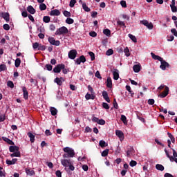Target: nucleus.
Listing matches in <instances>:
<instances>
[{
	"mask_svg": "<svg viewBox=\"0 0 177 177\" xmlns=\"http://www.w3.org/2000/svg\"><path fill=\"white\" fill-rule=\"evenodd\" d=\"M61 164L63 167H69V169L71 171H74V169H75V167H74L73 162H71V160L70 159L61 160Z\"/></svg>",
	"mask_w": 177,
	"mask_h": 177,
	"instance_id": "obj_1",
	"label": "nucleus"
},
{
	"mask_svg": "<svg viewBox=\"0 0 177 177\" xmlns=\"http://www.w3.org/2000/svg\"><path fill=\"white\" fill-rule=\"evenodd\" d=\"M55 34L56 35H66V34H68V29L66 26H62L57 28Z\"/></svg>",
	"mask_w": 177,
	"mask_h": 177,
	"instance_id": "obj_2",
	"label": "nucleus"
},
{
	"mask_svg": "<svg viewBox=\"0 0 177 177\" xmlns=\"http://www.w3.org/2000/svg\"><path fill=\"white\" fill-rule=\"evenodd\" d=\"M64 153H68V156L71 158L74 157L75 156V152L74 151V149L70 147H65L63 149Z\"/></svg>",
	"mask_w": 177,
	"mask_h": 177,
	"instance_id": "obj_3",
	"label": "nucleus"
},
{
	"mask_svg": "<svg viewBox=\"0 0 177 177\" xmlns=\"http://www.w3.org/2000/svg\"><path fill=\"white\" fill-rule=\"evenodd\" d=\"M141 24H143L144 26H145V27H147V28H149V30H153V24L151 22L149 23V21L147 20H142L140 21Z\"/></svg>",
	"mask_w": 177,
	"mask_h": 177,
	"instance_id": "obj_4",
	"label": "nucleus"
},
{
	"mask_svg": "<svg viewBox=\"0 0 177 177\" xmlns=\"http://www.w3.org/2000/svg\"><path fill=\"white\" fill-rule=\"evenodd\" d=\"M77 50H71L68 53V57L69 59H72V60H74V59L77 57Z\"/></svg>",
	"mask_w": 177,
	"mask_h": 177,
	"instance_id": "obj_5",
	"label": "nucleus"
},
{
	"mask_svg": "<svg viewBox=\"0 0 177 177\" xmlns=\"http://www.w3.org/2000/svg\"><path fill=\"white\" fill-rule=\"evenodd\" d=\"M48 41L51 45H55V46H59V45H60V41H56L53 37H48Z\"/></svg>",
	"mask_w": 177,
	"mask_h": 177,
	"instance_id": "obj_6",
	"label": "nucleus"
},
{
	"mask_svg": "<svg viewBox=\"0 0 177 177\" xmlns=\"http://www.w3.org/2000/svg\"><path fill=\"white\" fill-rule=\"evenodd\" d=\"M62 68H64V64H59L53 68V71L54 73H59L62 71Z\"/></svg>",
	"mask_w": 177,
	"mask_h": 177,
	"instance_id": "obj_7",
	"label": "nucleus"
},
{
	"mask_svg": "<svg viewBox=\"0 0 177 177\" xmlns=\"http://www.w3.org/2000/svg\"><path fill=\"white\" fill-rule=\"evenodd\" d=\"M168 93H169V88L165 86L164 91L159 95V97H166V96H168Z\"/></svg>",
	"mask_w": 177,
	"mask_h": 177,
	"instance_id": "obj_8",
	"label": "nucleus"
},
{
	"mask_svg": "<svg viewBox=\"0 0 177 177\" xmlns=\"http://www.w3.org/2000/svg\"><path fill=\"white\" fill-rule=\"evenodd\" d=\"M160 68L162 70H165L167 68V67H169V64H168V62H165V60H164L163 59H162V60H160Z\"/></svg>",
	"mask_w": 177,
	"mask_h": 177,
	"instance_id": "obj_9",
	"label": "nucleus"
},
{
	"mask_svg": "<svg viewBox=\"0 0 177 177\" xmlns=\"http://www.w3.org/2000/svg\"><path fill=\"white\" fill-rule=\"evenodd\" d=\"M0 16H1V17H3L7 22L10 20L9 12H1Z\"/></svg>",
	"mask_w": 177,
	"mask_h": 177,
	"instance_id": "obj_10",
	"label": "nucleus"
},
{
	"mask_svg": "<svg viewBox=\"0 0 177 177\" xmlns=\"http://www.w3.org/2000/svg\"><path fill=\"white\" fill-rule=\"evenodd\" d=\"M165 153H166L167 157H168V158H169L170 161H171V162H174H174H176V164H177V158H174V156H171L169 155V152H168V151H167L166 149H165Z\"/></svg>",
	"mask_w": 177,
	"mask_h": 177,
	"instance_id": "obj_11",
	"label": "nucleus"
},
{
	"mask_svg": "<svg viewBox=\"0 0 177 177\" xmlns=\"http://www.w3.org/2000/svg\"><path fill=\"white\" fill-rule=\"evenodd\" d=\"M85 97H86V100H89L91 99V100H94L95 97H96V95L87 93L86 95H85Z\"/></svg>",
	"mask_w": 177,
	"mask_h": 177,
	"instance_id": "obj_12",
	"label": "nucleus"
},
{
	"mask_svg": "<svg viewBox=\"0 0 177 177\" xmlns=\"http://www.w3.org/2000/svg\"><path fill=\"white\" fill-rule=\"evenodd\" d=\"M54 82L57 84V85H62L63 82H64V78L63 77H57L55 79Z\"/></svg>",
	"mask_w": 177,
	"mask_h": 177,
	"instance_id": "obj_13",
	"label": "nucleus"
},
{
	"mask_svg": "<svg viewBox=\"0 0 177 177\" xmlns=\"http://www.w3.org/2000/svg\"><path fill=\"white\" fill-rule=\"evenodd\" d=\"M115 135L119 137L121 141L124 140V133H122V131H121L120 130H116Z\"/></svg>",
	"mask_w": 177,
	"mask_h": 177,
	"instance_id": "obj_14",
	"label": "nucleus"
},
{
	"mask_svg": "<svg viewBox=\"0 0 177 177\" xmlns=\"http://www.w3.org/2000/svg\"><path fill=\"white\" fill-rule=\"evenodd\" d=\"M102 96L107 103H110V97H109V93H107V91H103Z\"/></svg>",
	"mask_w": 177,
	"mask_h": 177,
	"instance_id": "obj_15",
	"label": "nucleus"
},
{
	"mask_svg": "<svg viewBox=\"0 0 177 177\" xmlns=\"http://www.w3.org/2000/svg\"><path fill=\"white\" fill-rule=\"evenodd\" d=\"M60 13L61 12L57 9L53 10L50 12V16H60Z\"/></svg>",
	"mask_w": 177,
	"mask_h": 177,
	"instance_id": "obj_16",
	"label": "nucleus"
},
{
	"mask_svg": "<svg viewBox=\"0 0 177 177\" xmlns=\"http://www.w3.org/2000/svg\"><path fill=\"white\" fill-rule=\"evenodd\" d=\"M26 174L28 175L29 176H32L35 175V171L29 168L26 169Z\"/></svg>",
	"mask_w": 177,
	"mask_h": 177,
	"instance_id": "obj_17",
	"label": "nucleus"
},
{
	"mask_svg": "<svg viewBox=\"0 0 177 177\" xmlns=\"http://www.w3.org/2000/svg\"><path fill=\"white\" fill-rule=\"evenodd\" d=\"M140 68H142V66H140V64L134 65L133 66V69L134 73H139V71H140Z\"/></svg>",
	"mask_w": 177,
	"mask_h": 177,
	"instance_id": "obj_18",
	"label": "nucleus"
},
{
	"mask_svg": "<svg viewBox=\"0 0 177 177\" xmlns=\"http://www.w3.org/2000/svg\"><path fill=\"white\" fill-rule=\"evenodd\" d=\"M28 138H30V140L31 143H34V142H35V136L34 134H32V133L28 132Z\"/></svg>",
	"mask_w": 177,
	"mask_h": 177,
	"instance_id": "obj_19",
	"label": "nucleus"
},
{
	"mask_svg": "<svg viewBox=\"0 0 177 177\" xmlns=\"http://www.w3.org/2000/svg\"><path fill=\"white\" fill-rule=\"evenodd\" d=\"M10 153H15L19 151V147L17 146H10L9 148Z\"/></svg>",
	"mask_w": 177,
	"mask_h": 177,
	"instance_id": "obj_20",
	"label": "nucleus"
},
{
	"mask_svg": "<svg viewBox=\"0 0 177 177\" xmlns=\"http://www.w3.org/2000/svg\"><path fill=\"white\" fill-rule=\"evenodd\" d=\"M151 55L152 57V59H153L154 60H159V62H161V60H162V58L161 57L156 55L153 53H151Z\"/></svg>",
	"mask_w": 177,
	"mask_h": 177,
	"instance_id": "obj_21",
	"label": "nucleus"
},
{
	"mask_svg": "<svg viewBox=\"0 0 177 177\" xmlns=\"http://www.w3.org/2000/svg\"><path fill=\"white\" fill-rule=\"evenodd\" d=\"M27 10H28V12H29V13H30V15L35 14V9H34V7H32V6H29L27 8Z\"/></svg>",
	"mask_w": 177,
	"mask_h": 177,
	"instance_id": "obj_22",
	"label": "nucleus"
},
{
	"mask_svg": "<svg viewBox=\"0 0 177 177\" xmlns=\"http://www.w3.org/2000/svg\"><path fill=\"white\" fill-rule=\"evenodd\" d=\"M106 86L107 88H112L113 82L111 81V77H108L106 80Z\"/></svg>",
	"mask_w": 177,
	"mask_h": 177,
	"instance_id": "obj_23",
	"label": "nucleus"
},
{
	"mask_svg": "<svg viewBox=\"0 0 177 177\" xmlns=\"http://www.w3.org/2000/svg\"><path fill=\"white\" fill-rule=\"evenodd\" d=\"M2 139L3 140H4V142H6V143H8V145H15V142H13V141H12L10 139L6 137H2Z\"/></svg>",
	"mask_w": 177,
	"mask_h": 177,
	"instance_id": "obj_24",
	"label": "nucleus"
},
{
	"mask_svg": "<svg viewBox=\"0 0 177 177\" xmlns=\"http://www.w3.org/2000/svg\"><path fill=\"white\" fill-rule=\"evenodd\" d=\"M22 91L24 92V97L27 100V99H28V91H27L26 87H23Z\"/></svg>",
	"mask_w": 177,
	"mask_h": 177,
	"instance_id": "obj_25",
	"label": "nucleus"
},
{
	"mask_svg": "<svg viewBox=\"0 0 177 177\" xmlns=\"http://www.w3.org/2000/svg\"><path fill=\"white\" fill-rule=\"evenodd\" d=\"M113 79L115 81H117L118 78H120V74L118 73V71H113Z\"/></svg>",
	"mask_w": 177,
	"mask_h": 177,
	"instance_id": "obj_26",
	"label": "nucleus"
},
{
	"mask_svg": "<svg viewBox=\"0 0 177 177\" xmlns=\"http://www.w3.org/2000/svg\"><path fill=\"white\" fill-rule=\"evenodd\" d=\"M120 120H121V121H122V122H123V124H124V125L128 124V121L127 120V117L125 115H122Z\"/></svg>",
	"mask_w": 177,
	"mask_h": 177,
	"instance_id": "obj_27",
	"label": "nucleus"
},
{
	"mask_svg": "<svg viewBox=\"0 0 177 177\" xmlns=\"http://www.w3.org/2000/svg\"><path fill=\"white\" fill-rule=\"evenodd\" d=\"M50 111L53 115H56V114H57V109L55 107H51Z\"/></svg>",
	"mask_w": 177,
	"mask_h": 177,
	"instance_id": "obj_28",
	"label": "nucleus"
},
{
	"mask_svg": "<svg viewBox=\"0 0 177 177\" xmlns=\"http://www.w3.org/2000/svg\"><path fill=\"white\" fill-rule=\"evenodd\" d=\"M103 33L104 35H106V37H110V35H111V31H110L109 29H104Z\"/></svg>",
	"mask_w": 177,
	"mask_h": 177,
	"instance_id": "obj_29",
	"label": "nucleus"
},
{
	"mask_svg": "<svg viewBox=\"0 0 177 177\" xmlns=\"http://www.w3.org/2000/svg\"><path fill=\"white\" fill-rule=\"evenodd\" d=\"M82 8L84 10H85V12H91V8H89L88 6H86V3H82Z\"/></svg>",
	"mask_w": 177,
	"mask_h": 177,
	"instance_id": "obj_30",
	"label": "nucleus"
},
{
	"mask_svg": "<svg viewBox=\"0 0 177 177\" xmlns=\"http://www.w3.org/2000/svg\"><path fill=\"white\" fill-rule=\"evenodd\" d=\"M21 154H20V151H15L13 152V153L10 154V157L13 158V157H20Z\"/></svg>",
	"mask_w": 177,
	"mask_h": 177,
	"instance_id": "obj_31",
	"label": "nucleus"
},
{
	"mask_svg": "<svg viewBox=\"0 0 177 177\" xmlns=\"http://www.w3.org/2000/svg\"><path fill=\"white\" fill-rule=\"evenodd\" d=\"M156 168L158 171H164V166L162 165L157 164Z\"/></svg>",
	"mask_w": 177,
	"mask_h": 177,
	"instance_id": "obj_32",
	"label": "nucleus"
},
{
	"mask_svg": "<svg viewBox=\"0 0 177 177\" xmlns=\"http://www.w3.org/2000/svg\"><path fill=\"white\" fill-rule=\"evenodd\" d=\"M129 37L130 38V39H131V41H133V42H138L136 37L133 36V35L129 34Z\"/></svg>",
	"mask_w": 177,
	"mask_h": 177,
	"instance_id": "obj_33",
	"label": "nucleus"
},
{
	"mask_svg": "<svg viewBox=\"0 0 177 177\" xmlns=\"http://www.w3.org/2000/svg\"><path fill=\"white\" fill-rule=\"evenodd\" d=\"M21 63V60L20 58H17L15 60V67H20V64Z\"/></svg>",
	"mask_w": 177,
	"mask_h": 177,
	"instance_id": "obj_34",
	"label": "nucleus"
},
{
	"mask_svg": "<svg viewBox=\"0 0 177 177\" xmlns=\"http://www.w3.org/2000/svg\"><path fill=\"white\" fill-rule=\"evenodd\" d=\"M124 51L127 57H129V56H131V53H129V48H128V47H126Z\"/></svg>",
	"mask_w": 177,
	"mask_h": 177,
	"instance_id": "obj_35",
	"label": "nucleus"
},
{
	"mask_svg": "<svg viewBox=\"0 0 177 177\" xmlns=\"http://www.w3.org/2000/svg\"><path fill=\"white\" fill-rule=\"evenodd\" d=\"M99 145L100 147H106V146H107V143H106V141L104 140H100Z\"/></svg>",
	"mask_w": 177,
	"mask_h": 177,
	"instance_id": "obj_36",
	"label": "nucleus"
},
{
	"mask_svg": "<svg viewBox=\"0 0 177 177\" xmlns=\"http://www.w3.org/2000/svg\"><path fill=\"white\" fill-rule=\"evenodd\" d=\"M44 23H49L50 21V17L49 16H45L43 18Z\"/></svg>",
	"mask_w": 177,
	"mask_h": 177,
	"instance_id": "obj_37",
	"label": "nucleus"
},
{
	"mask_svg": "<svg viewBox=\"0 0 177 177\" xmlns=\"http://www.w3.org/2000/svg\"><path fill=\"white\" fill-rule=\"evenodd\" d=\"M77 3V0H71L69 3L70 8H74V6Z\"/></svg>",
	"mask_w": 177,
	"mask_h": 177,
	"instance_id": "obj_38",
	"label": "nucleus"
},
{
	"mask_svg": "<svg viewBox=\"0 0 177 177\" xmlns=\"http://www.w3.org/2000/svg\"><path fill=\"white\" fill-rule=\"evenodd\" d=\"M132 154H133V149H131L130 150H128L127 151V157H131V156H132Z\"/></svg>",
	"mask_w": 177,
	"mask_h": 177,
	"instance_id": "obj_39",
	"label": "nucleus"
},
{
	"mask_svg": "<svg viewBox=\"0 0 177 177\" xmlns=\"http://www.w3.org/2000/svg\"><path fill=\"white\" fill-rule=\"evenodd\" d=\"M167 135H168L169 138H170L171 141L173 143H175V138L174 137V136L171 133H167Z\"/></svg>",
	"mask_w": 177,
	"mask_h": 177,
	"instance_id": "obj_40",
	"label": "nucleus"
},
{
	"mask_svg": "<svg viewBox=\"0 0 177 177\" xmlns=\"http://www.w3.org/2000/svg\"><path fill=\"white\" fill-rule=\"evenodd\" d=\"M113 53H114V50H113V49H109V50L106 52V56H111V55H113Z\"/></svg>",
	"mask_w": 177,
	"mask_h": 177,
	"instance_id": "obj_41",
	"label": "nucleus"
},
{
	"mask_svg": "<svg viewBox=\"0 0 177 177\" xmlns=\"http://www.w3.org/2000/svg\"><path fill=\"white\" fill-rule=\"evenodd\" d=\"M66 23L67 24H73V23H74V19H71V18H67L66 19Z\"/></svg>",
	"mask_w": 177,
	"mask_h": 177,
	"instance_id": "obj_42",
	"label": "nucleus"
},
{
	"mask_svg": "<svg viewBox=\"0 0 177 177\" xmlns=\"http://www.w3.org/2000/svg\"><path fill=\"white\" fill-rule=\"evenodd\" d=\"M40 10H46V5L45 3H41L39 5Z\"/></svg>",
	"mask_w": 177,
	"mask_h": 177,
	"instance_id": "obj_43",
	"label": "nucleus"
},
{
	"mask_svg": "<svg viewBox=\"0 0 177 177\" xmlns=\"http://www.w3.org/2000/svg\"><path fill=\"white\" fill-rule=\"evenodd\" d=\"M109 149H105L104 151H103L102 153V156L106 157V156H108L109 154Z\"/></svg>",
	"mask_w": 177,
	"mask_h": 177,
	"instance_id": "obj_44",
	"label": "nucleus"
},
{
	"mask_svg": "<svg viewBox=\"0 0 177 177\" xmlns=\"http://www.w3.org/2000/svg\"><path fill=\"white\" fill-rule=\"evenodd\" d=\"M8 86H9V88H15V84H13V82L12 81H8L7 83Z\"/></svg>",
	"mask_w": 177,
	"mask_h": 177,
	"instance_id": "obj_45",
	"label": "nucleus"
},
{
	"mask_svg": "<svg viewBox=\"0 0 177 177\" xmlns=\"http://www.w3.org/2000/svg\"><path fill=\"white\" fill-rule=\"evenodd\" d=\"M63 13L64 16H65L66 17H70L71 16V13H70V12L67 10H64Z\"/></svg>",
	"mask_w": 177,
	"mask_h": 177,
	"instance_id": "obj_46",
	"label": "nucleus"
},
{
	"mask_svg": "<svg viewBox=\"0 0 177 177\" xmlns=\"http://www.w3.org/2000/svg\"><path fill=\"white\" fill-rule=\"evenodd\" d=\"M102 107L105 109L106 110H109L110 109V106H109V104L106 102L102 103Z\"/></svg>",
	"mask_w": 177,
	"mask_h": 177,
	"instance_id": "obj_47",
	"label": "nucleus"
},
{
	"mask_svg": "<svg viewBox=\"0 0 177 177\" xmlns=\"http://www.w3.org/2000/svg\"><path fill=\"white\" fill-rule=\"evenodd\" d=\"M79 59H80L81 63H85V62H86V59L84 55L80 56Z\"/></svg>",
	"mask_w": 177,
	"mask_h": 177,
	"instance_id": "obj_48",
	"label": "nucleus"
},
{
	"mask_svg": "<svg viewBox=\"0 0 177 177\" xmlns=\"http://www.w3.org/2000/svg\"><path fill=\"white\" fill-rule=\"evenodd\" d=\"M33 49H39V44L38 42H35L32 45Z\"/></svg>",
	"mask_w": 177,
	"mask_h": 177,
	"instance_id": "obj_49",
	"label": "nucleus"
},
{
	"mask_svg": "<svg viewBox=\"0 0 177 177\" xmlns=\"http://www.w3.org/2000/svg\"><path fill=\"white\" fill-rule=\"evenodd\" d=\"M5 70H6V65L1 64L0 65V72L1 71H5Z\"/></svg>",
	"mask_w": 177,
	"mask_h": 177,
	"instance_id": "obj_50",
	"label": "nucleus"
},
{
	"mask_svg": "<svg viewBox=\"0 0 177 177\" xmlns=\"http://www.w3.org/2000/svg\"><path fill=\"white\" fill-rule=\"evenodd\" d=\"M97 124H99V125H104V124H106V121L103 119H99Z\"/></svg>",
	"mask_w": 177,
	"mask_h": 177,
	"instance_id": "obj_51",
	"label": "nucleus"
},
{
	"mask_svg": "<svg viewBox=\"0 0 177 177\" xmlns=\"http://www.w3.org/2000/svg\"><path fill=\"white\" fill-rule=\"evenodd\" d=\"M3 28L6 30V31H9V30H10V26H9V24H4Z\"/></svg>",
	"mask_w": 177,
	"mask_h": 177,
	"instance_id": "obj_52",
	"label": "nucleus"
},
{
	"mask_svg": "<svg viewBox=\"0 0 177 177\" xmlns=\"http://www.w3.org/2000/svg\"><path fill=\"white\" fill-rule=\"evenodd\" d=\"M174 39H175V37L174 36H172V35L167 36V41L169 42L174 41Z\"/></svg>",
	"mask_w": 177,
	"mask_h": 177,
	"instance_id": "obj_53",
	"label": "nucleus"
},
{
	"mask_svg": "<svg viewBox=\"0 0 177 177\" xmlns=\"http://www.w3.org/2000/svg\"><path fill=\"white\" fill-rule=\"evenodd\" d=\"M88 54L89 56L91 57L92 62H93V60H95V53H93V52H89Z\"/></svg>",
	"mask_w": 177,
	"mask_h": 177,
	"instance_id": "obj_54",
	"label": "nucleus"
},
{
	"mask_svg": "<svg viewBox=\"0 0 177 177\" xmlns=\"http://www.w3.org/2000/svg\"><path fill=\"white\" fill-rule=\"evenodd\" d=\"M87 88L89 91L90 93L95 94V91H93V88H92V86H91V85H88Z\"/></svg>",
	"mask_w": 177,
	"mask_h": 177,
	"instance_id": "obj_55",
	"label": "nucleus"
},
{
	"mask_svg": "<svg viewBox=\"0 0 177 177\" xmlns=\"http://www.w3.org/2000/svg\"><path fill=\"white\" fill-rule=\"evenodd\" d=\"M120 5L122 8H127V1L122 0L120 1Z\"/></svg>",
	"mask_w": 177,
	"mask_h": 177,
	"instance_id": "obj_56",
	"label": "nucleus"
},
{
	"mask_svg": "<svg viewBox=\"0 0 177 177\" xmlns=\"http://www.w3.org/2000/svg\"><path fill=\"white\" fill-rule=\"evenodd\" d=\"M46 49V47L42 44H39V50H45Z\"/></svg>",
	"mask_w": 177,
	"mask_h": 177,
	"instance_id": "obj_57",
	"label": "nucleus"
},
{
	"mask_svg": "<svg viewBox=\"0 0 177 177\" xmlns=\"http://www.w3.org/2000/svg\"><path fill=\"white\" fill-rule=\"evenodd\" d=\"M49 28L50 31H55L56 30V26L54 24H50Z\"/></svg>",
	"mask_w": 177,
	"mask_h": 177,
	"instance_id": "obj_58",
	"label": "nucleus"
},
{
	"mask_svg": "<svg viewBox=\"0 0 177 177\" xmlns=\"http://www.w3.org/2000/svg\"><path fill=\"white\" fill-rule=\"evenodd\" d=\"M171 32H172V34L175 36L177 37V30L175 28H172L171 30Z\"/></svg>",
	"mask_w": 177,
	"mask_h": 177,
	"instance_id": "obj_59",
	"label": "nucleus"
},
{
	"mask_svg": "<svg viewBox=\"0 0 177 177\" xmlns=\"http://www.w3.org/2000/svg\"><path fill=\"white\" fill-rule=\"evenodd\" d=\"M136 164H138V162H136V161L131 160L130 162V167H136Z\"/></svg>",
	"mask_w": 177,
	"mask_h": 177,
	"instance_id": "obj_60",
	"label": "nucleus"
},
{
	"mask_svg": "<svg viewBox=\"0 0 177 177\" xmlns=\"http://www.w3.org/2000/svg\"><path fill=\"white\" fill-rule=\"evenodd\" d=\"M95 75L97 78L102 80V76L100 75V73L98 71L95 73Z\"/></svg>",
	"mask_w": 177,
	"mask_h": 177,
	"instance_id": "obj_61",
	"label": "nucleus"
},
{
	"mask_svg": "<svg viewBox=\"0 0 177 177\" xmlns=\"http://www.w3.org/2000/svg\"><path fill=\"white\" fill-rule=\"evenodd\" d=\"M170 8H171V12H177V8H176V6H170Z\"/></svg>",
	"mask_w": 177,
	"mask_h": 177,
	"instance_id": "obj_62",
	"label": "nucleus"
},
{
	"mask_svg": "<svg viewBox=\"0 0 177 177\" xmlns=\"http://www.w3.org/2000/svg\"><path fill=\"white\" fill-rule=\"evenodd\" d=\"M46 68L48 71H52V65L50 64H46Z\"/></svg>",
	"mask_w": 177,
	"mask_h": 177,
	"instance_id": "obj_63",
	"label": "nucleus"
},
{
	"mask_svg": "<svg viewBox=\"0 0 177 177\" xmlns=\"http://www.w3.org/2000/svg\"><path fill=\"white\" fill-rule=\"evenodd\" d=\"M55 175H56V176H57V177H62V171H60L59 170H57V171L55 172Z\"/></svg>",
	"mask_w": 177,
	"mask_h": 177,
	"instance_id": "obj_64",
	"label": "nucleus"
}]
</instances>
